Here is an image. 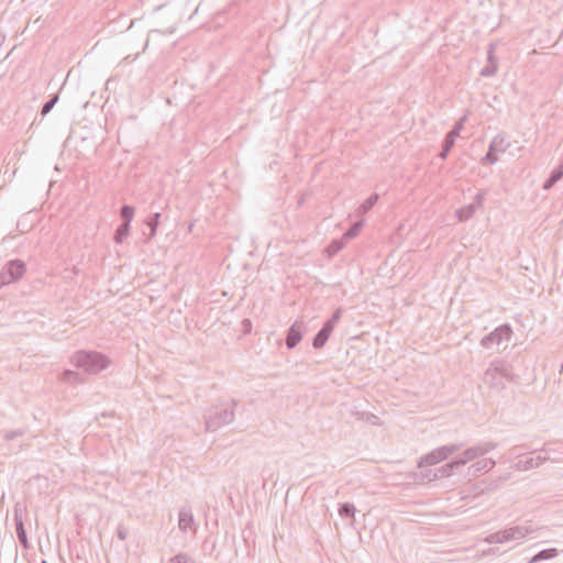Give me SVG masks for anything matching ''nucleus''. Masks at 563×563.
I'll list each match as a JSON object with an SVG mask.
<instances>
[{
  "label": "nucleus",
  "instance_id": "5701e85b",
  "mask_svg": "<svg viewBox=\"0 0 563 563\" xmlns=\"http://www.w3.org/2000/svg\"><path fill=\"white\" fill-rule=\"evenodd\" d=\"M130 225L128 223H121L114 233L115 243H122V241L129 235Z\"/></svg>",
  "mask_w": 563,
  "mask_h": 563
},
{
  "label": "nucleus",
  "instance_id": "f257e3e1",
  "mask_svg": "<svg viewBox=\"0 0 563 563\" xmlns=\"http://www.w3.org/2000/svg\"><path fill=\"white\" fill-rule=\"evenodd\" d=\"M540 528L531 520L521 521L504 530L488 534L485 542L488 544L506 543L510 541L522 542L526 539H533Z\"/></svg>",
  "mask_w": 563,
  "mask_h": 563
},
{
  "label": "nucleus",
  "instance_id": "f8f14e48",
  "mask_svg": "<svg viewBox=\"0 0 563 563\" xmlns=\"http://www.w3.org/2000/svg\"><path fill=\"white\" fill-rule=\"evenodd\" d=\"M14 523H15L16 536H18L20 543L23 545L24 549H29L30 543H29L26 530H25L24 523H23L22 509L19 507L14 508Z\"/></svg>",
  "mask_w": 563,
  "mask_h": 563
},
{
  "label": "nucleus",
  "instance_id": "4c0bfd02",
  "mask_svg": "<svg viewBox=\"0 0 563 563\" xmlns=\"http://www.w3.org/2000/svg\"><path fill=\"white\" fill-rule=\"evenodd\" d=\"M120 540L124 541L128 538V530L123 526H119L117 530Z\"/></svg>",
  "mask_w": 563,
  "mask_h": 563
},
{
  "label": "nucleus",
  "instance_id": "9b49d317",
  "mask_svg": "<svg viewBox=\"0 0 563 563\" xmlns=\"http://www.w3.org/2000/svg\"><path fill=\"white\" fill-rule=\"evenodd\" d=\"M178 527L183 532L191 531L192 533H196L197 526L195 523L192 511L189 507L180 508L178 512Z\"/></svg>",
  "mask_w": 563,
  "mask_h": 563
},
{
  "label": "nucleus",
  "instance_id": "412c9836",
  "mask_svg": "<svg viewBox=\"0 0 563 563\" xmlns=\"http://www.w3.org/2000/svg\"><path fill=\"white\" fill-rule=\"evenodd\" d=\"M379 196L377 194H372L360 207L358 213L365 214L367 213L378 201Z\"/></svg>",
  "mask_w": 563,
  "mask_h": 563
},
{
  "label": "nucleus",
  "instance_id": "f704fd0d",
  "mask_svg": "<svg viewBox=\"0 0 563 563\" xmlns=\"http://www.w3.org/2000/svg\"><path fill=\"white\" fill-rule=\"evenodd\" d=\"M455 137H453L452 135L450 134H446L445 135V139L443 141V144L442 146L445 147V148H449L451 150L453 146H454V143H455Z\"/></svg>",
  "mask_w": 563,
  "mask_h": 563
},
{
  "label": "nucleus",
  "instance_id": "dca6fc26",
  "mask_svg": "<svg viewBox=\"0 0 563 563\" xmlns=\"http://www.w3.org/2000/svg\"><path fill=\"white\" fill-rule=\"evenodd\" d=\"M442 457H441V454L440 452L435 450L431 451L430 453L423 455L420 457L419 462H418V467H423V466H428V465H434V464H438L440 462H442Z\"/></svg>",
  "mask_w": 563,
  "mask_h": 563
},
{
  "label": "nucleus",
  "instance_id": "ddd939ff",
  "mask_svg": "<svg viewBox=\"0 0 563 563\" xmlns=\"http://www.w3.org/2000/svg\"><path fill=\"white\" fill-rule=\"evenodd\" d=\"M548 460L547 456L538 455L537 457H528L526 460H519L515 467L519 471H529L532 468H537L542 465Z\"/></svg>",
  "mask_w": 563,
  "mask_h": 563
},
{
  "label": "nucleus",
  "instance_id": "6ab92c4d",
  "mask_svg": "<svg viewBox=\"0 0 563 563\" xmlns=\"http://www.w3.org/2000/svg\"><path fill=\"white\" fill-rule=\"evenodd\" d=\"M161 217L159 212H155L145 220V224L150 228L148 240L156 235Z\"/></svg>",
  "mask_w": 563,
  "mask_h": 563
},
{
  "label": "nucleus",
  "instance_id": "6e6552de",
  "mask_svg": "<svg viewBox=\"0 0 563 563\" xmlns=\"http://www.w3.org/2000/svg\"><path fill=\"white\" fill-rule=\"evenodd\" d=\"M512 335V329L510 324L505 323L497 327L489 334L485 335L481 340V345L485 349H490L494 345H500L503 342H509Z\"/></svg>",
  "mask_w": 563,
  "mask_h": 563
},
{
  "label": "nucleus",
  "instance_id": "79ce46f5",
  "mask_svg": "<svg viewBox=\"0 0 563 563\" xmlns=\"http://www.w3.org/2000/svg\"><path fill=\"white\" fill-rule=\"evenodd\" d=\"M41 563H47V561H46V560H42V562H41Z\"/></svg>",
  "mask_w": 563,
  "mask_h": 563
},
{
  "label": "nucleus",
  "instance_id": "a19ab883",
  "mask_svg": "<svg viewBox=\"0 0 563 563\" xmlns=\"http://www.w3.org/2000/svg\"><path fill=\"white\" fill-rule=\"evenodd\" d=\"M192 227H194V224H190V225L188 227V231H191V230H192Z\"/></svg>",
  "mask_w": 563,
  "mask_h": 563
},
{
  "label": "nucleus",
  "instance_id": "393cba45",
  "mask_svg": "<svg viewBox=\"0 0 563 563\" xmlns=\"http://www.w3.org/2000/svg\"><path fill=\"white\" fill-rule=\"evenodd\" d=\"M339 515L342 518H353L355 515V507L350 503L342 504L339 508Z\"/></svg>",
  "mask_w": 563,
  "mask_h": 563
},
{
  "label": "nucleus",
  "instance_id": "c85d7f7f",
  "mask_svg": "<svg viewBox=\"0 0 563 563\" xmlns=\"http://www.w3.org/2000/svg\"><path fill=\"white\" fill-rule=\"evenodd\" d=\"M498 63L492 62V64H487L482 70L481 76L483 77H492L497 73Z\"/></svg>",
  "mask_w": 563,
  "mask_h": 563
},
{
  "label": "nucleus",
  "instance_id": "b1692460",
  "mask_svg": "<svg viewBox=\"0 0 563 563\" xmlns=\"http://www.w3.org/2000/svg\"><path fill=\"white\" fill-rule=\"evenodd\" d=\"M120 216L123 220L122 223H128L130 225L134 217V208L130 205L122 206L120 210Z\"/></svg>",
  "mask_w": 563,
  "mask_h": 563
},
{
  "label": "nucleus",
  "instance_id": "423d86ee",
  "mask_svg": "<svg viewBox=\"0 0 563 563\" xmlns=\"http://www.w3.org/2000/svg\"><path fill=\"white\" fill-rule=\"evenodd\" d=\"M341 317H342V309L338 308L332 313L331 318L328 319L323 323L322 328L318 331V333L314 335V338L312 340V346L316 350L322 349L325 345L327 341L329 340L333 329L340 321Z\"/></svg>",
  "mask_w": 563,
  "mask_h": 563
},
{
  "label": "nucleus",
  "instance_id": "4be33fe9",
  "mask_svg": "<svg viewBox=\"0 0 563 563\" xmlns=\"http://www.w3.org/2000/svg\"><path fill=\"white\" fill-rule=\"evenodd\" d=\"M462 448V444H449L438 448L437 451L440 452L442 460H446L451 454L457 452Z\"/></svg>",
  "mask_w": 563,
  "mask_h": 563
},
{
  "label": "nucleus",
  "instance_id": "e433bc0d",
  "mask_svg": "<svg viewBox=\"0 0 563 563\" xmlns=\"http://www.w3.org/2000/svg\"><path fill=\"white\" fill-rule=\"evenodd\" d=\"M484 198H485V191H479L476 194V196L474 197V201L472 202V203H475L476 209L482 207Z\"/></svg>",
  "mask_w": 563,
  "mask_h": 563
},
{
  "label": "nucleus",
  "instance_id": "72a5a7b5",
  "mask_svg": "<svg viewBox=\"0 0 563 563\" xmlns=\"http://www.w3.org/2000/svg\"><path fill=\"white\" fill-rule=\"evenodd\" d=\"M466 121V117L461 118L453 126V129L448 133L453 137H457L463 129L464 122Z\"/></svg>",
  "mask_w": 563,
  "mask_h": 563
},
{
  "label": "nucleus",
  "instance_id": "bb28decb",
  "mask_svg": "<svg viewBox=\"0 0 563 563\" xmlns=\"http://www.w3.org/2000/svg\"><path fill=\"white\" fill-rule=\"evenodd\" d=\"M344 247V242L342 240H333L327 247V252L330 256L335 255Z\"/></svg>",
  "mask_w": 563,
  "mask_h": 563
},
{
  "label": "nucleus",
  "instance_id": "c9c22d12",
  "mask_svg": "<svg viewBox=\"0 0 563 563\" xmlns=\"http://www.w3.org/2000/svg\"><path fill=\"white\" fill-rule=\"evenodd\" d=\"M495 44L494 43H490L489 46H488V52H487V62L488 64H492V62H497L496 57L494 56V53H495Z\"/></svg>",
  "mask_w": 563,
  "mask_h": 563
},
{
  "label": "nucleus",
  "instance_id": "2f4dec72",
  "mask_svg": "<svg viewBox=\"0 0 563 563\" xmlns=\"http://www.w3.org/2000/svg\"><path fill=\"white\" fill-rule=\"evenodd\" d=\"M25 432H26L25 429L5 431L3 433V439L5 441H11V440H14L15 438L23 437L25 434Z\"/></svg>",
  "mask_w": 563,
  "mask_h": 563
},
{
  "label": "nucleus",
  "instance_id": "f03ea898",
  "mask_svg": "<svg viewBox=\"0 0 563 563\" xmlns=\"http://www.w3.org/2000/svg\"><path fill=\"white\" fill-rule=\"evenodd\" d=\"M239 400L231 399L228 402L217 405L208 410L205 416V429L214 432L220 428L232 423L235 419V409Z\"/></svg>",
  "mask_w": 563,
  "mask_h": 563
},
{
  "label": "nucleus",
  "instance_id": "4468645a",
  "mask_svg": "<svg viewBox=\"0 0 563 563\" xmlns=\"http://www.w3.org/2000/svg\"><path fill=\"white\" fill-rule=\"evenodd\" d=\"M457 467H460V465L455 464V460L446 463L445 465H443V466H441L439 468L440 477H448V476H450L452 474L453 470L457 468ZM438 477H439V475L437 473H433L432 476H431V471H429L426 474H421V479L427 478L428 481H434Z\"/></svg>",
  "mask_w": 563,
  "mask_h": 563
},
{
  "label": "nucleus",
  "instance_id": "aec40b11",
  "mask_svg": "<svg viewBox=\"0 0 563 563\" xmlns=\"http://www.w3.org/2000/svg\"><path fill=\"white\" fill-rule=\"evenodd\" d=\"M476 210L477 209H476L475 203H470V205L456 210V217L460 221H467L474 216Z\"/></svg>",
  "mask_w": 563,
  "mask_h": 563
},
{
  "label": "nucleus",
  "instance_id": "473e14b6",
  "mask_svg": "<svg viewBox=\"0 0 563 563\" xmlns=\"http://www.w3.org/2000/svg\"><path fill=\"white\" fill-rule=\"evenodd\" d=\"M57 101H58L57 95L52 97L49 100H47L42 107L41 114L43 117L46 115L53 109V107L56 104Z\"/></svg>",
  "mask_w": 563,
  "mask_h": 563
},
{
  "label": "nucleus",
  "instance_id": "c756f323",
  "mask_svg": "<svg viewBox=\"0 0 563 563\" xmlns=\"http://www.w3.org/2000/svg\"><path fill=\"white\" fill-rule=\"evenodd\" d=\"M356 416H357V419L365 420L366 422H368L371 424H378L379 423V418L376 415H374V413L357 412Z\"/></svg>",
  "mask_w": 563,
  "mask_h": 563
},
{
  "label": "nucleus",
  "instance_id": "cd10ccee",
  "mask_svg": "<svg viewBox=\"0 0 563 563\" xmlns=\"http://www.w3.org/2000/svg\"><path fill=\"white\" fill-rule=\"evenodd\" d=\"M169 563H195L194 559L185 553L180 552L169 560Z\"/></svg>",
  "mask_w": 563,
  "mask_h": 563
},
{
  "label": "nucleus",
  "instance_id": "f3484780",
  "mask_svg": "<svg viewBox=\"0 0 563 563\" xmlns=\"http://www.w3.org/2000/svg\"><path fill=\"white\" fill-rule=\"evenodd\" d=\"M563 177V163L552 170L549 178L543 184V189H551Z\"/></svg>",
  "mask_w": 563,
  "mask_h": 563
},
{
  "label": "nucleus",
  "instance_id": "7c9ffc66",
  "mask_svg": "<svg viewBox=\"0 0 563 563\" xmlns=\"http://www.w3.org/2000/svg\"><path fill=\"white\" fill-rule=\"evenodd\" d=\"M79 374L70 369L64 371L60 375V379L66 383L77 382Z\"/></svg>",
  "mask_w": 563,
  "mask_h": 563
},
{
  "label": "nucleus",
  "instance_id": "9d476101",
  "mask_svg": "<svg viewBox=\"0 0 563 563\" xmlns=\"http://www.w3.org/2000/svg\"><path fill=\"white\" fill-rule=\"evenodd\" d=\"M305 323L302 321H296L288 330L286 335V346L289 350L295 349L301 341L305 330Z\"/></svg>",
  "mask_w": 563,
  "mask_h": 563
},
{
  "label": "nucleus",
  "instance_id": "58836bf2",
  "mask_svg": "<svg viewBox=\"0 0 563 563\" xmlns=\"http://www.w3.org/2000/svg\"><path fill=\"white\" fill-rule=\"evenodd\" d=\"M450 151H451V150L445 148V147H443V146H442V150H441V152H440L439 156H440L442 159H445V158L448 157V155H449Z\"/></svg>",
  "mask_w": 563,
  "mask_h": 563
},
{
  "label": "nucleus",
  "instance_id": "ea45409f",
  "mask_svg": "<svg viewBox=\"0 0 563 563\" xmlns=\"http://www.w3.org/2000/svg\"><path fill=\"white\" fill-rule=\"evenodd\" d=\"M499 486V481H494L485 490H494Z\"/></svg>",
  "mask_w": 563,
  "mask_h": 563
},
{
  "label": "nucleus",
  "instance_id": "1a4fd4ad",
  "mask_svg": "<svg viewBox=\"0 0 563 563\" xmlns=\"http://www.w3.org/2000/svg\"><path fill=\"white\" fill-rule=\"evenodd\" d=\"M509 142L505 135H496L488 147L486 155L482 158L483 164H495L498 161L497 153H505L509 147Z\"/></svg>",
  "mask_w": 563,
  "mask_h": 563
},
{
  "label": "nucleus",
  "instance_id": "0eeeda50",
  "mask_svg": "<svg viewBox=\"0 0 563 563\" xmlns=\"http://www.w3.org/2000/svg\"><path fill=\"white\" fill-rule=\"evenodd\" d=\"M496 446H497V443L490 442V441L477 443L476 445H473V446L464 450L461 453V455L455 459V464L463 466V465L467 464L468 462L474 461V460L478 459L479 456L485 455L486 453L496 449Z\"/></svg>",
  "mask_w": 563,
  "mask_h": 563
},
{
  "label": "nucleus",
  "instance_id": "2eb2a0df",
  "mask_svg": "<svg viewBox=\"0 0 563 563\" xmlns=\"http://www.w3.org/2000/svg\"><path fill=\"white\" fill-rule=\"evenodd\" d=\"M495 465L496 462L493 459H482L472 464L470 470L472 471L473 475H477L478 473L482 472H489L495 467Z\"/></svg>",
  "mask_w": 563,
  "mask_h": 563
},
{
  "label": "nucleus",
  "instance_id": "7ed1b4c3",
  "mask_svg": "<svg viewBox=\"0 0 563 563\" xmlns=\"http://www.w3.org/2000/svg\"><path fill=\"white\" fill-rule=\"evenodd\" d=\"M515 379L512 366L504 361L496 358L492 361L483 374L484 384L496 390H503L507 383Z\"/></svg>",
  "mask_w": 563,
  "mask_h": 563
},
{
  "label": "nucleus",
  "instance_id": "20e7f679",
  "mask_svg": "<svg viewBox=\"0 0 563 563\" xmlns=\"http://www.w3.org/2000/svg\"><path fill=\"white\" fill-rule=\"evenodd\" d=\"M71 363L86 373L96 375L110 365V360L97 351H78L71 356Z\"/></svg>",
  "mask_w": 563,
  "mask_h": 563
},
{
  "label": "nucleus",
  "instance_id": "a211bd4d",
  "mask_svg": "<svg viewBox=\"0 0 563 563\" xmlns=\"http://www.w3.org/2000/svg\"><path fill=\"white\" fill-rule=\"evenodd\" d=\"M558 554H559V551L555 548L545 549V550L538 552L536 555H533L529 560V563H538V562H541L544 560H550V559L555 558Z\"/></svg>",
  "mask_w": 563,
  "mask_h": 563
},
{
  "label": "nucleus",
  "instance_id": "a878e982",
  "mask_svg": "<svg viewBox=\"0 0 563 563\" xmlns=\"http://www.w3.org/2000/svg\"><path fill=\"white\" fill-rule=\"evenodd\" d=\"M363 227V221H357L355 222L344 234H343V239L345 240H350V239H353L355 238L361 229Z\"/></svg>",
  "mask_w": 563,
  "mask_h": 563
},
{
  "label": "nucleus",
  "instance_id": "39448f33",
  "mask_svg": "<svg viewBox=\"0 0 563 563\" xmlns=\"http://www.w3.org/2000/svg\"><path fill=\"white\" fill-rule=\"evenodd\" d=\"M25 272L26 267L23 261H9L0 271V287L18 282Z\"/></svg>",
  "mask_w": 563,
  "mask_h": 563
}]
</instances>
